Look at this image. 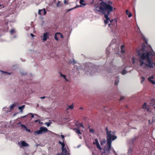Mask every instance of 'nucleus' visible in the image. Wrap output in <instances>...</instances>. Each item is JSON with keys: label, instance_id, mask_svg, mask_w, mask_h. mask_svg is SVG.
Masks as SVG:
<instances>
[{"label": "nucleus", "instance_id": "4d7b16f0", "mask_svg": "<svg viewBox=\"0 0 155 155\" xmlns=\"http://www.w3.org/2000/svg\"><path fill=\"white\" fill-rule=\"evenodd\" d=\"M115 8H113V10H115Z\"/></svg>", "mask_w": 155, "mask_h": 155}, {"label": "nucleus", "instance_id": "6e6552de", "mask_svg": "<svg viewBox=\"0 0 155 155\" xmlns=\"http://www.w3.org/2000/svg\"><path fill=\"white\" fill-rule=\"evenodd\" d=\"M148 80L153 84L154 85L155 84V81H154V77L153 75L150 77H149L148 78Z\"/></svg>", "mask_w": 155, "mask_h": 155}, {"label": "nucleus", "instance_id": "ddd939ff", "mask_svg": "<svg viewBox=\"0 0 155 155\" xmlns=\"http://www.w3.org/2000/svg\"><path fill=\"white\" fill-rule=\"evenodd\" d=\"M9 110V108L6 107H5L3 108V110L5 114H6L9 112H11Z\"/></svg>", "mask_w": 155, "mask_h": 155}, {"label": "nucleus", "instance_id": "c756f323", "mask_svg": "<svg viewBox=\"0 0 155 155\" xmlns=\"http://www.w3.org/2000/svg\"><path fill=\"white\" fill-rule=\"evenodd\" d=\"M141 79H142V81H141V84H142L144 81L145 78L144 77L142 76L141 77Z\"/></svg>", "mask_w": 155, "mask_h": 155}, {"label": "nucleus", "instance_id": "8fccbe9b", "mask_svg": "<svg viewBox=\"0 0 155 155\" xmlns=\"http://www.w3.org/2000/svg\"><path fill=\"white\" fill-rule=\"evenodd\" d=\"M95 70H96V69L95 68H93V69H92V70L93 71H95Z\"/></svg>", "mask_w": 155, "mask_h": 155}, {"label": "nucleus", "instance_id": "864d4df0", "mask_svg": "<svg viewBox=\"0 0 155 155\" xmlns=\"http://www.w3.org/2000/svg\"><path fill=\"white\" fill-rule=\"evenodd\" d=\"M65 79L66 80V81L68 82V79L66 78V79Z\"/></svg>", "mask_w": 155, "mask_h": 155}, {"label": "nucleus", "instance_id": "58836bf2", "mask_svg": "<svg viewBox=\"0 0 155 155\" xmlns=\"http://www.w3.org/2000/svg\"><path fill=\"white\" fill-rule=\"evenodd\" d=\"M74 9V8H71L69 9H68L67 10V12H69L70 11H71V10H73V9Z\"/></svg>", "mask_w": 155, "mask_h": 155}, {"label": "nucleus", "instance_id": "20e7f679", "mask_svg": "<svg viewBox=\"0 0 155 155\" xmlns=\"http://www.w3.org/2000/svg\"><path fill=\"white\" fill-rule=\"evenodd\" d=\"M58 143L62 146V152L61 153V155H70L69 153L67 150V149H68L67 146H65L64 143H61L60 141H58Z\"/></svg>", "mask_w": 155, "mask_h": 155}, {"label": "nucleus", "instance_id": "bf43d9fd", "mask_svg": "<svg viewBox=\"0 0 155 155\" xmlns=\"http://www.w3.org/2000/svg\"><path fill=\"white\" fill-rule=\"evenodd\" d=\"M15 114H14V115H13L14 116H15Z\"/></svg>", "mask_w": 155, "mask_h": 155}, {"label": "nucleus", "instance_id": "c03bdc74", "mask_svg": "<svg viewBox=\"0 0 155 155\" xmlns=\"http://www.w3.org/2000/svg\"><path fill=\"white\" fill-rule=\"evenodd\" d=\"M46 97L44 96H43L42 97H40V98L41 99H45Z\"/></svg>", "mask_w": 155, "mask_h": 155}, {"label": "nucleus", "instance_id": "473e14b6", "mask_svg": "<svg viewBox=\"0 0 155 155\" xmlns=\"http://www.w3.org/2000/svg\"><path fill=\"white\" fill-rule=\"evenodd\" d=\"M15 32V30L14 29H12L10 31V33L11 34H13Z\"/></svg>", "mask_w": 155, "mask_h": 155}, {"label": "nucleus", "instance_id": "9b49d317", "mask_svg": "<svg viewBox=\"0 0 155 155\" xmlns=\"http://www.w3.org/2000/svg\"><path fill=\"white\" fill-rule=\"evenodd\" d=\"M110 23L109 24V26L110 28H112V26L115 25V24L116 23V19H114L110 21Z\"/></svg>", "mask_w": 155, "mask_h": 155}, {"label": "nucleus", "instance_id": "dca6fc26", "mask_svg": "<svg viewBox=\"0 0 155 155\" xmlns=\"http://www.w3.org/2000/svg\"><path fill=\"white\" fill-rule=\"evenodd\" d=\"M142 108L145 109L147 111H149V107L148 106L147 104L146 103H145L142 106Z\"/></svg>", "mask_w": 155, "mask_h": 155}, {"label": "nucleus", "instance_id": "a878e982", "mask_svg": "<svg viewBox=\"0 0 155 155\" xmlns=\"http://www.w3.org/2000/svg\"><path fill=\"white\" fill-rule=\"evenodd\" d=\"M97 148L99 149L100 150H101L102 149L100 146V145L99 144V143H98V144H97V145H96Z\"/></svg>", "mask_w": 155, "mask_h": 155}, {"label": "nucleus", "instance_id": "aec40b11", "mask_svg": "<svg viewBox=\"0 0 155 155\" xmlns=\"http://www.w3.org/2000/svg\"><path fill=\"white\" fill-rule=\"evenodd\" d=\"M124 45H122L120 47L121 49V52L122 54L124 53L125 52V51L123 50V48H124Z\"/></svg>", "mask_w": 155, "mask_h": 155}, {"label": "nucleus", "instance_id": "f8f14e48", "mask_svg": "<svg viewBox=\"0 0 155 155\" xmlns=\"http://www.w3.org/2000/svg\"><path fill=\"white\" fill-rule=\"evenodd\" d=\"M41 12H42V13L43 12L44 15H45L47 13L45 9H43L42 10H39L38 12V14L39 15H41L42 13H41Z\"/></svg>", "mask_w": 155, "mask_h": 155}, {"label": "nucleus", "instance_id": "7c9ffc66", "mask_svg": "<svg viewBox=\"0 0 155 155\" xmlns=\"http://www.w3.org/2000/svg\"><path fill=\"white\" fill-rule=\"evenodd\" d=\"M51 124V122H46L45 123V124L48 127L50 126V124Z\"/></svg>", "mask_w": 155, "mask_h": 155}, {"label": "nucleus", "instance_id": "f03ea898", "mask_svg": "<svg viewBox=\"0 0 155 155\" xmlns=\"http://www.w3.org/2000/svg\"><path fill=\"white\" fill-rule=\"evenodd\" d=\"M105 131L107 135V142L108 143H111L112 141L116 139L117 137L115 135L114 132L109 130L107 127L106 128Z\"/></svg>", "mask_w": 155, "mask_h": 155}, {"label": "nucleus", "instance_id": "13d9d810", "mask_svg": "<svg viewBox=\"0 0 155 155\" xmlns=\"http://www.w3.org/2000/svg\"><path fill=\"white\" fill-rule=\"evenodd\" d=\"M39 123H40L41 124H43L42 122L40 123V122H39Z\"/></svg>", "mask_w": 155, "mask_h": 155}, {"label": "nucleus", "instance_id": "c9c22d12", "mask_svg": "<svg viewBox=\"0 0 155 155\" xmlns=\"http://www.w3.org/2000/svg\"><path fill=\"white\" fill-rule=\"evenodd\" d=\"M118 83H119L118 81H115V82H114V84L116 85H118Z\"/></svg>", "mask_w": 155, "mask_h": 155}, {"label": "nucleus", "instance_id": "ea45409f", "mask_svg": "<svg viewBox=\"0 0 155 155\" xmlns=\"http://www.w3.org/2000/svg\"><path fill=\"white\" fill-rule=\"evenodd\" d=\"M90 70H87V71H88V72H89V73H90V74H93V72H92V71L91 72V71H90Z\"/></svg>", "mask_w": 155, "mask_h": 155}, {"label": "nucleus", "instance_id": "e2e57ef3", "mask_svg": "<svg viewBox=\"0 0 155 155\" xmlns=\"http://www.w3.org/2000/svg\"><path fill=\"white\" fill-rule=\"evenodd\" d=\"M80 146H78V147H80Z\"/></svg>", "mask_w": 155, "mask_h": 155}, {"label": "nucleus", "instance_id": "bb28decb", "mask_svg": "<svg viewBox=\"0 0 155 155\" xmlns=\"http://www.w3.org/2000/svg\"><path fill=\"white\" fill-rule=\"evenodd\" d=\"M95 141L93 143L94 144L97 145V144L99 143L97 139H95Z\"/></svg>", "mask_w": 155, "mask_h": 155}, {"label": "nucleus", "instance_id": "72a5a7b5", "mask_svg": "<svg viewBox=\"0 0 155 155\" xmlns=\"http://www.w3.org/2000/svg\"><path fill=\"white\" fill-rule=\"evenodd\" d=\"M60 76H61L63 77V78L64 79H66V76L65 75L63 74H62L61 73Z\"/></svg>", "mask_w": 155, "mask_h": 155}, {"label": "nucleus", "instance_id": "a19ab883", "mask_svg": "<svg viewBox=\"0 0 155 155\" xmlns=\"http://www.w3.org/2000/svg\"><path fill=\"white\" fill-rule=\"evenodd\" d=\"M64 3L65 4H68V3L67 2V1L66 0H64Z\"/></svg>", "mask_w": 155, "mask_h": 155}, {"label": "nucleus", "instance_id": "09e8293b", "mask_svg": "<svg viewBox=\"0 0 155 155\" xmlns=\"http://www.w3.org/2000/svg\"><path fill=\"white\" fill-rule=\"evenodd\" d=\"M31 36H32V37H33V36H34V35H33V34H32L31 33Z\"/></svg>", "mask_w": 155, "mask_h": 155}, {"label": "nucleus", "instance_id": "3c124183", "mask_svg": "<svg viewBox=\"0 0 155 155\" xmlns=\"http://www.w3.org/2000/svg\"><path fill=\"white\" fill-rule=\"evenodd\" d=\"M95 154L94 153V152L93 151H92V155H94Z\"/></svg>", "mask_w": 155, "mask_h": 155}, {"label": "nucleus", "instance_id": "9d476101", "mask_svg": "<svg viewBox=\"0 0 155 155\" xmlns=\"http://www.w3.org/2000/svg\"><path fill=\"white\" fill-rule=\"evenodd\" d=\"M83 127V126L82 125V124H80L78 128H76L75 129V132L78 134H81V132L80 131V127Z\"/></svg>", "mask_w": 155, "mask_h": 155}, {"label": "nucleus", "instance_id": "412c9836", "mask_svg": "<svg viewBox=\"0 0 155 155\" xmlns=\"http://www.w3.org/2000/svg\"><path fill=\"white\" fill-rule=\"evenodd\" d=\"M128 15V17L130 18L132 16V14L130 12H129L127 10V15Z\"/></svg>", "mask_w": 155, "mask_h": 155}, {"label": "nucleus", "instance_id": "37998d69", "mask_svg": "<svg viewBox=\"0 0 155 155\" xmlns=\"http://www.w3.org/2000/svg\"><path fill=\"white\" fill-rule=\"evenodd\" d=\"M124 97H121L120 98V100L121 101L124 99Z\"/></svg>", "mask_w": 155, "mask_h": 155}, {"label": "nucleus", "instance_id": "6e6d98bb", "mask_svg": "<svg viewBox=\"0 0 155 155\" xmlns=\"http://www.w3.org/2000/svg\"><path fill=\"white\" fill-rule=\"evenodd\" d=\"M79 109H80V110H83V108H82V107H81L79 108Z\"/></svg>", "mask_w": 155, "mask_h": 155}, {"label": "nucleus", "instance_id": "0eeeda50", "mask_svg": "<svg viewBox=\"0 0 155 155\" xmlns=\"http://www.w3.org/2000/svg\"><path fill=\"white\" fill-rule=\"evenodd\" d=\"M18 125L19 126H21V128L23 129V130H25L27 132H30L31 131L29 129L27 128L26 127L25 125L21 124L20 122H19L18 123Z\"/></svg>", "mask_w": 155, "mask_h": 155}, {"label": "nucleus", "instance_id": "4468645a", "mask_svg": "<svg viewBox=\"0 0 155 155\" xmlns=\"http://www.w3.org/2000/svg\"><path fill=\"white\" fill-rule=\"evenodd\" d=\"M150 106H153V107L155 109V99H152L150 102Z\"/></svg>", "mask_w": 155, "mask_h": 155}, {"label": "nucleus", "instance_id": "423d86ee", "mask_svg": "<svg viewBox=\"0 0 155 155\" xmlns=\"http://www.w3.org/2000/svg\"><path fill=\"white\" fill-rule=\"evenodd\" d=\"M18 145L20 147L24 148L27 147H29V144L26 143L25 141H21L18 143Z\"/></svg>", "mask_w": 155, "mask_h": 155}, {"label": "nucleus", "instance_id": "49530a36", "mask_svg": "<svg viewBox=\"0 0 155 155\" xmlns=\"http://www.w3.org/2000/svg\"><path fill=\"white\" fill-rule=\"evenodd\" d=\"M4 73H6L8 74H9V75H10L11 74V73H7L6 72H4Z\"/></svg>", "mask_w": 155, "mask_h": 155}, {"label": "nucleus", "instance_id": "f3484780", "mask_svg": "<svg viewBox=\"0 0 155 155\" xmlns=\"http://www.w3.org/2000/svg\"><path fill=\"white\" fill-rule=\"evenodd\" d=\"M124 69L121 72V73L123 75H124L126 74V67L125 66H124L123 68Z\"/></svg>", "mask_w": 155, "mask_h": 155}, {"label": "nucleus", "instance_id": "2f4dec72", "mask_svg": "<svg viewBox=\"0 0 155 155\" xmlns=\"http://www.w3.org/2000/svg\"><path fill=\"white\" fill-rule=\"evenodd\" d=\"M61 3V2L59 1L58 3L56 4L57 7H58L59 6H61L62 5L61 4H60Z\"/></svg>", "mask_w": 155, "mask_h": 155}, {"label": "nucleus", "instance_id": "7ed1b4c3", "mask_svg": "<svg viewBox=\"0 0 155 155\" xmlns=\"http://www.w3.org/2000/svg\"><path fill=\"white\" fill-rule=\"evenodd\" d=\"M111 143H107V145L104 148V152L106 155H108L111 152L115 154L116 152L113 148L111 147Z\"/></svg>", "mask_w": 155, "mask_h": 155}, {"label": "nucleus", "instance_id": "f704fd0d", "mask_svg": "<svg viewBox=\"0 0 155 155\" xmlns=\"http://www.w3.org/2000/svg\"><path fill=\"white\" fill-rule=\"evenodd\" d=\"M81 7V5H77L76 6L74 7V8L75 9L78 8H79V7Z\"/></svg>", "mask_w": 155, "mask_h": 155}, {"label": "nucleus", "instance_id": "a18cd8bd", "mask_svg": "<svg viewBox=\"0 0 155 155\" xmlns=\"http://www.w3.org/2000/svg\"><path fill=\"white\" fill-rule=\"evenodd\" d=\"M110 53V52L109 51H107L106 50V53L108 55V54Z\"/></svg>", "mask_w": 155, "mask_h": 155}, {"label": "nucleus", "instance_id": "1a4fd4ad", "mask_svg": "<svg viewBox=\"0 0 155 155\" xmlns=\"http://www.w3.org/2000/svg\"><path fill=\"white\" fill-rule=\"evenodd\" d=\"M43 40L44 41H46L48 38L49 36V33L46 32L44 33L43 35Z\"/></svg>", "mask_w": 155, "mask_h": 155}, {"label": "nucleus", "instance_id": "cd10ccee", "mask_svg": "<svg viewBox=\"0 0 155 155\" xmlns=\"http://www.w3.org/2000/svg\"><path fill=\"white\" fill-rule=\"evenodd\" d=\"M132 62L133 63V64H134L135 63V59H136V58L135 57H132Z\"/></svg>", "mask_w": 155, "mask_h": 155}, {"label": "nucleus", "instance_id": "c85d7f7f", "mask_svg": "<svg viewBox=\"0 0 155 155\" xmlns=\"http://www.w3.org/2000/svg\"><path fill=\"white\" fill-rule=\"evenodd\" d=\"M58 34H56V33L54 35V39L57 41H58V36H57Z\"/></svg>", "mask_w": 155, "mask_h": 155}, {"label": "nucleus", "instance_id": "393cba45", "mask_svg": "<svg viewBox=\"0 0 155 155\" xmlns=\"http://www.w3.org/2000/svg\"><path fill=\"white\" fill-rule=\"evenodd\" d=\"M84 2V0H80V3L81 5H82L84 6H85L86 5V4L85 3H83Z\"/></svg>", "mask_w": 155, "mask_h": 155}, {"label": "nucleus", "instance_id": "b1692460", "mask_svg": "<svg viewBox=\"0 0 155 155\" xmlns=\"http://www.w3.org/2000/svg\"><path fill=\"white\" fill-rule=\"evenodd\" d=\"M61 139H62V141H61V143H64V136L63 135H61Z\"/></svg>", "mask_w": 155, "mask_h": 155}, {"label": "nucleus", "instance_id": "4be33fe9", "mask_svg": "<svg viewBox=\"0 0 155 155\" xmlns=\"http://www.w3.org/2000/svg\"><path fill=\"white\" fill-rule=\"evenodd\" d=\"M133 151L132 149H129L128 152V155H132V153Z\"/></svg>", "mask_w": 155, "mask_h": 155}, {"label": "nucleus", "instance_id": "4c0bfd02", "mask_svg": "<svg viewBox=\"0 0 155 155\" xmlns=\"http://www.w3.org/2000/svg\"><path fill=\"white\" fill-rule=\"evenodd\" d=\"M71 64H74L76 63V62L74 60H73L72 61H71Z\"/></svg>", "mask_w": 155, "mask_h": 155}, {"label": "nucleus", "instance_id": "5701e85b", "mask_svg": "<svg viewBox=\"0 0 155 155\" xmlns=\"http://www.w3.org/2000/svg\"><path fill=\"white\" fill-rule=\"evenodd\" d=\"M56 34H58V37H60L61 38H63L64 37L63 35L61 33L59 32L56 33Z\"/></svg>", "mask_w": 155, "mask_h": 155}, {"label": "nucleus", "instance_id": "39448f33", "mask_svg": "<svg viewBox=\"0 0 155 155\" xmlns=\"http://www.w3.org/2000/svg\"><path fill=\"white\" fill-rule=\"evenodd\" d=\"M48 130L47 128L44 127H40L39 130L35 131V134L39 135L42 134L43 133H45Z\"/></svg>", "mask_w": 155, "mask_h": 155}, {"label": "nucleus", "instance_id": "680f3d73", "mask_svg": "<svg viewBox=\"0 0 155 155\" xmlns=\"http://www.w3.org/2000/svg\"><path fill=\"white\" fill-rule=\"evenodd\" d=\"M149 122H150V120H149Z\"/></svg>", "mask_w": 155, "mask_h": 155}, {"label": "nucleus", "instance_id": "0e129e2a", "mask_svg": "<svg viewBox=\"0 0 155 155\" xmlns=\"http://www.w3.org/2000/svg\"><path fill=\"white\" fill-rule=\"evenodd\" d=\"M24 116L25 117V116H26V115H25V116Z\"/></svg>", "mask_w": 155, "mask_h": 155}, {"label": "nucleus", "instance_id": "de8ad7c7", "mask_svg": "<svg viewBox=\"0 0 155 155\" xmlns=\"http://www.w3.org/2000/svg\"><path fill=\"white\" fill-rule=\"evenodd\" d=\"M29 115H31L30 116H32V117L34 116V115L32 113H30L29 114Z\"/></svg>", "mask_w": 155, "mask_h": 155}, {"label": "nucleus", "instance_id": "f257e3e1", "mask_svg": "<svg viewBox=\"0 0 155 155\" xmlns=\"http://www.w3.org/2000/svg\"><path fill=\"white\" fill-rule=\"evenodd\" d=\"M112 2L108 1V3L102 1L98 5H95L94 7V11L104 15L106 20H104L105 24H107L110 21L108 17L109 14L113 11V7L111 5Z\"/></svg>", "mask_w": 155, "mask_h": 155}, {"label": "nucleus", "instance_id": "79ce46f5", "mask_svg": "<svg viewBox=\"0 0 155 155\" xmlns=\"http://www.w3.org/2000/svg\"><path fill=\"white\" fill-rule=\"evenodd\" d=\"M0 6L1 7V8H0L1 9V8H3L4 7V6L3 5H1L0 4Z\"/></svg>", "mask_w": 155, "mask_h": 155}, {"label": "nucleus", "instance_id": "5fc2aeb1", "mask_svg": "<svg viewBox=\"0 0 155 155\" xmlns=\"http://www.w3.org/2000/svg\"><path fill=\"white\" fill-rule=\"evenodd\" d=\"M124 66H125V65H124L123 67H121V68H121V69H122V68L124 69L123 68H124Z\"/></svg>", "mask_w": 155, "mask_h": 155}, {"label": "nucleus", "instance_id": "052dcab7", "mask_svg": "<svg viewBox=\"0 0 155 155\" xmlns=\"http://www.w3.org/2000/svg\"><path fill=\"white\" fill-rule=\"evenodd\" d=\"M87 69L86 68H85V70H86Z\"/></svg>", "mask_w": 155, "mask_h": 155}, {"label": "nucleus", "instance_id": "2eb2a0df", "mask_svg": "<svg viewBox=\"0 0 155 155\" xmlns=\"http://www.w3.org/2000/svg\"><path fill=\"white\" fill-rule=\"evenodd\" d=\"M74 106L73 105V104H72L71 105L68 106V107L66 109V112H67L68 110L69 109L72 110L74 109Z\"/></svg>", "mask_w": 155, "mask_h": 155}, {"label": "nucleus", "instance_id": "603ef678", "mask_svg": "<svg viewBox=\"0 0 155 155\" xmlns=\"http://www.w3.org/2000/svg\"><path fill=\"white\" fill-rule=\"evenodd\" d=\"M134 140H135V139H134H134H132V143H133V141H134Z\"/></svg>", "mask_w": 155, "mask_h": 155}, {"label": "nucleus", "instance_id": "e433bc0d", "mask_svg": "<svg viewBox=\"0 0 155 155\" xmlns=\"http://www.w3.org/2000/svg\"><path fill=\"white\" fill-rule=\"evenodd\" d=\"M89 131L90 133H94V130L93 129H91L89 130Z\"/></svg>", "mask_w": 155, "mask_h": 155}, {"label": "nucleus", "instance_id": "a211bd4d", "mask_svg": "<svg viewBox=\"0 0 155 155\" xmlns=\"http://www.w3.org/2000/svg\"><path fill=\"white\" fill-rule=\"evenodd\" d=\"M25 107V105H23L22 106H21L18 107V109L19 110H20L21 112H23V110L24 109Z\"/></svg>", "mask_w": 155, "mask_h": 155}, {"label": "nucleus", "instance_id": "6ab92c4d", "mask_svg": "<svg viewBox=\"0 0 155 155\" xmlns=\"http://www.w3.org/2000/svg\"><path fill=\"white\" fill-rule=\"evenodd\" d=\"M16 105L15 104H12L10 107V108L9 109V110L11 111L12 110H13L14 108L16 106Z\"/></svg>", "mask_w": 155, "mask_h": 155}]
</instances>
